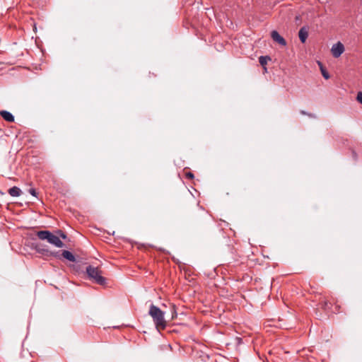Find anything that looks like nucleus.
<instances>
[{"mask_svg": "<svg viewBox=\"0 0 362 362\" xmlns=\"http://www.w3.org/2000/svg\"><path fill=\"white\" fill-rule=\"evenodd\" d=\"M298 37L301 42L304 43L308 37V28L302 27L298 32Z\"/></svg>", "mask_w": 362, "mask_h": 362, "instance_id": "nucleus-6", "label": "nucleus"}, {"mask_svg": "<svg viewBox=\"0 0 362 362\" xmlns=\"http://www.w3.org/2000/svg\"><path fill=\"white\" fill-rule=\"evenodd\" d=\"M269 60H271V58L269 56H261L259 58V62L263 66L266 65Z\"/></svg>", "mask_w": 362, "mask_h": 362, "instance_id": "nucleus-10", "label": "nucleus"}, {"mask_svg": "<svg viewBox=\"0 0 362 362\" xmlns=\"http://www.w3.org/2000/svg\"><path fill=\"white\" fill-rule=\"evenodd\" d=\"M62 255L64 258L66 259L67 260L74 262H76V257L69 250H63Z\"/></svg>", "mask_w": 362, "mask_h": 362, "instance_id": "nucleus-8", "label": "nucleus"}, {"mask_svg": "<svg viewBox=\"0 0 362 362\" xmlns=\"http://www.w3.org/2000/svg\"><path fill=\"white\" fill-rule=\"evenodd\" d=\"M149 315L152 317L153 321L158 329H164L166 327V321L165 320V313L158 307L151 304L150 305Z\"/></svg>", "mask_w": 362, "mask_h": 362, "instance_id": "nucleus-1", "label": "nucleus"}, {"mask_svg": "<svg viewBox=\"0 0 362 362\" xmlns=\"http://www.w3.org/2000/svg\"><path fill=\"white\" fill-rule=\"evenodd\" d=\"M353 156H354V158L356 159V154L355 152H353Z\"/></svg>", "mask_w": 362, "mask_h": 362, "instance_id": "nucleus-19", "label": "nucleus"}, {"mask_svg": "<svg viewBox=\"0 0 362 362\" xmlns=\"http://www.w3.org/2000/svg\"><path fill=\"white\" fill-rule=\"evenodd\" d=\"M1 116L7 122H12L14 121V116L6 110H2L0 112Z\"/></svg>", "mask_w": 362, "mask_h": 362, "instance_id": "nucleus-7", "label": "nucleus"}, {"mask_svg": "<svg viewBox=\"0 0 362 362\" xmlns=\"http://www.w3.org/2000/svg\"><path fill=\"white\" fill-rule=\"evenodd\" d=\"M28 191H29V193L30 194H32L33 197H37V192H36L35 189L30 188Z\"/></svg>", "mask_w": 362, "mask_h": 362, "instance_id": "nucleus-14", "label": "nucleus"}, {"mask_svg": "<svg viewBox=\"0 0 362 362\" xmlns=\"http://www.w3.org/2000/svg\"><path fill=\"white\" fill-rule=\"evenodd\" d=\"M37 236L42 240H47L49 243L57 247H63L64 243L59 239V236L54 235L49 230H40L37 233Z\"/></svg>", "mask_w": 362, "mask_h": 362, "instance_id": "nucleus-2", "label": "nucleus"}, {"mask_svg": "<svg viewBox=\"0 0 362 362\" xmlns=\"http://www.w3.org/2000/svg\"><path fill=\"white\" fill-rule=\"evenodd\" d=\"M271 37L272 40L282 46L286 45V41L285 39L279 35L276 30H273L271 33Z\"/></svg>", "mask_w": 362, "mask_h": 362, "instance_id": "nucleus-5", "label": "nucleus"}, {"mask_svg": "<svg viewBox=\"0 0 362 362\" xmlns=\"http://www.w3.org/2000/svg\"><path fill=\"white\" fill-rule=\"evenodd\" d=\"M57 234H58V235H59L62 238H63V239H66V235L64 232H62V230H58L57 231Z\"/></svg>", "mask_w": 362, "mask_h": 362, "instance_id": "nucleus-13", "label": "nucleus"}, {"mask_svg": "<svg viewBox=\"0 0 362 362\" xmlns=\"http://www.w3.org/2000/svg\"><path fill=\"white\" fill-rule=\"evenodd\" d=\"M318 64L320 65V71H321L322 76L325 79L329 78L330 76H329V73L327 72V71L323 67L322 64L320 62H318Z\"/></svg>", "mask_w": 362, "mask_h": 362, "instance_id": "nucleus-11", "label": "nucleus"}, {"mask_svg": "<svg viewBox=\"0 0 362 362\" xmlns=\"http://www.w3.org/2000/svg\"><path fill=\"white\" fill-rule=\"evenodd\" d=\"M357 101L362 104V92H358L356 96Z\"/></svg>", "mask_w": 362, "mask_h": 362, "instance_id": "nucleus-12", "label": "nucleus"}, {"mask_svg": "<svg viewBox=\"0 0 362 362\" xmlns=\"http://www.w3.org/2000/svg\"><path fill=\"white\" fill-rule=\"evenodd\" d=\"M300 114L304 115H308V112H305L304 110H300Z\"/></svg>", "mask_w": 362, "mask_h": 362, "instance_id": "nucleus-17", "label": "nucleus"}, {"mask_svg": "<svg viewBox=\"0 0 362 362\" xmlns=\"http://www.w3.org/2000/svg\"><path fill=\"white\" fill-rule=\"evenodd\" d=\"M308 117H313V118H315V115H313V114H312V113H308Z\"/></svg>", "mask_w": 362, "mask_h": 362, "instance_id": "nucleus-18", "label": "nucleus"}, {"mask_svg": "<svg viewBox=\"0 0 362 362\" xmlns=\"http://www.w3.org/2000/svg\"><path fill=\"white\" fill-rule=\"evenodd\" d=\"M186 176H187V177H188V178H193V177H194V175H193L192 173H187L186 174Z\"/></svg>", "mask_w": 362, "mask_h": 362, "instance_id": "nucleus-16", "label": "nucleus"}, {"mask_svg": "<svg viewBox=\"0 0 362 362\" xmlns=\"http://www.w3.org/2000/svg\"><path fill=\"white\" fill-rule=\"evenodd\" d=\"M8 194L11 197H19L21 194V190L19 187L14 186L8 189Z\"/></svg>", "mask_w": 362, "mask_h": 362, "instance_id": "nucleus-9", "label": "nucleus"}, {"mask_svg": "<svg viewBox=\"0 0 362 362\" xmlns=\"http://www.w3.org/2000/svg\"><path fill=\"white\" fill-rule=\"evenodd\" d=\"M86 273L90 279L93 280L99 285H104L106 282L105 278L101 276L100 271L97 267L88 266L86 267Z\"/></svg>", "mask_w": 362, "mask_h": 362, "instance_id": "nucleus-3", "label": "nucleus"}, {"mask_svg": "<svg viewBox=\"0 0 362 362\" xmlns=\"http://www.w3.org/2000/svg\"><path fill=\"white\" fill-rule=\"evenodd\" d=\"M176 312H175V305L173 306V314H172V318H174L175 316H176Z\"/></svg>", "mask_w": 362, "mask_h": 362, "instance_id": "nucleus-15", "label": "nucleus"}, {"mask_svg": "<svg viewBox=\"0 0 362 362\" xmlns=\"http://www.w3.org/2000/svg\"><path fill=\"white\" fill-rule=\"evenodd\" d=\"M331 52H332V56L334 58H338L344 52V46L341 42H338L336 44L332 45Z\"/></svg>", "mask_w": 362, "mask_h": 362, "instance_id": "nucleus-4", "label": "nucleus"}]
</instances>
